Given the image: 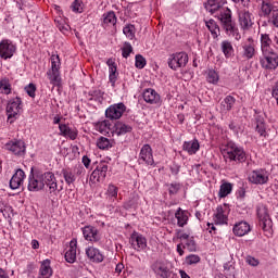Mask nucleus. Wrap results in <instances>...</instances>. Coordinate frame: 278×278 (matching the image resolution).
Here are the masks:
<instances>
[{"label": "nucleus", "mask_w": 278, "mask_h": 278, "mask_svg": "<svg viewBox=\"0 0 278 278\" xmlns=\"http://www.w3.org/2000/svg\"><path fill=\"white\" fill-rule=\"evenodd\" d=\"M61 174L63 175L64 180L67 184V186H71V184H75V180L77 178L75 177V174L73 173V170L71 168H63L61 170Z\"/></svg>", "instance_id": "f704fd0d"}, {"label": "nucleus", "mask_w": 278, "mask_h": 278, "mask_svg": "<svg viewBox=\"0 0 278 278\" xmlns=\"http://www.w3.org/2000/svg\"><path fill=\"white\" fill-rule=\"evenodd\" d=\"M0 92L2 94H11L12 85L10 84V79L8 77H4L0 80Z\"/></svg>", "instance_id": "c9c22d12"}, {"label": "nucleus", "mask_w": 278, "mask_h": 278, "mask_svg": "<svg viewBox=\"0 0 278 278\" xmlns=\"http://www.w3.org/2000/svg\"><path fill=\"white\" fill-rule=\"evenodd\" d=\"M25 92L28 94V97H31V99H34L36 97V85L30 83L28 86L25 87Z\"/></svg>", "instance_id": "5fc2aeb1"}, {"label": "nucleus", "mask_w": 278, "mask_h": 278, "mask_svg": "<svg viewBox=\"0 0 278 278\" xmlns=\"http://www.w3.org/2000/svg\"><path fill=\"white\" fill-rule=\"evenodd\" d=\"M248 179L255 186H264V184H268V172L264 168L254 169L249 174Z\"/></svg>", "instance_id": "6e6552de"}, {"label": "nucleus", "mask_w": 278, "mask_h": 278, "mask_svg": "<svg viewBox=\"0 0 278 278\" xmlns=\"http://www.w3.org/2000/svg\"><path fill=\"white\" fill-rule=\"evenodd\" d=\"M256 131L260 134V136H265L266 124H256Z\"/></svg>", "instance_id": "052dcab7"}, {"label": "nucleus", "mask_w": 278, "mask_h": 278, "mask_svg": "<svg viewBox=\"0 0 278 278\" xmlns=\"http://www.w3.org/2000/svg\"><path fill=\"white\" fill-rule=\"evenodd\" d=\"M97 129L100 134H105L110 129V121H102L97 124Z\"/></svg>", "instance_id": "8fccbe9b"}, {"label": "nucleus", "mask_w": 278, "mask_h": 278, "mask_svg": "<svg viewBox=\"0 0 278 278\" xmlns=\"http://www.w3.org/2000/svg\"><path fill=\"white\" fill-rule=\"evenodd\" d=\"M186 247L188 249V251H195L197 250V243L190 239L187 243Z\"/></svg>", "instance_id": "680f3d73"}, {"label": "nucleus", "mask_w": 278, "mask_h": 278, "mask_svg": "<svg viewBox=\"0 0 278 278\" xmlns=\"http://www.w3.org/2000/svg\"><path fill=\"white\" fill-rule=\"evenodd\" d=\"M135 60L136 68H144V66H147V59H144V56L141 54H137Z\"/></svg>", "instance_id": "de8ad7c7"}, {"label": "nucleus", "mask_w": 278, "mask_h": 278, "mask_svg": "<svg viewBox=\"0 0 278 278\" xmlns=\"http://www.w3.org/2000/svg\"><path fill=\"white\" fill-rule=\"evenodd\" d=\"M270 45H273V40L270 39V35L262 34L261 35V49L263 53H267L268 51H273L270 49Z\"/></svg>", "instance_id": "7c9ffc66"}, {"label": "nucleus", "mask_w": 278, "mask_h": 278, "mask_svg": "<svg viewBox=\"0 0 278 278\" xmlns=\"http://www.w3.org/2000/svg\"><path fill=\"white\" fill-rule=\"evenodd\" d=\"M76 175H86V169L84 168V166L78 165L76 167Z\"/></svg>", "instance_id": "69168bd1"}, {"label": "nucleus", "mask_w": 278, "mask_h": 278, "mask_svg": "<svg viewBox=\"0 0 278 278\" xmlns=\"http://www.w3.org/2000/svg\"><path fill=\"white\" fill-rule=\"evenodd\" d=\"M97 147L99 149H101L102 151H105V149H110V147H112V143L110 142V139H108L105 137H100L97 140Z\"/></svg>", "instance_id": "79ce46f5"}, {"label": "nucleus", "mask_w": 278, "mask_h": 278, "mask_svg": "<svg viewBox=\"0 0 278 278\" xmlns=\"http://www.w3.org/2000/svg\"><path fill=\"white\" fill-rule=\"evenodd\" d=\"M186 262L189 266H192V264H199V262H201V257L197 254H191L187 256Z\"/></svg>", "instance_id": "864d4df0"}, {"label": "nucleus", "mask_w": 278, "mask_h": 278, "mask_svg": "<svg viewBox=\"0 0 278 278\" xmlns=\"http://www.w3.org/2000/svg\"><path fill=\"white\" fill-rule=\"evenodd\" d=\"M239 24L241 29H251L253 27V13L247 9L239 11Z\"/></svg>", "instance_id": "ddd939ff"}, {"label": "nucleus", "mask_w": 278, "mask_h": 278, "mask_svg": "<svg viewBox=\"0 0 278 278\" xmlns=\"http://www.w3.org/2000/svg\"><path fill=\"white\" fill-rule=\"evenodd\" d=\"M125 110H127L125 104L123 102H119L108 108L105 111V116L111 121H118V118H121V116H123V114L125 113Z\"/></svg>", "instance_id": "9d476101"}, {"label": "nucleus", "mask_w": 278, "mask_h": 278, "mask_svg": "<svg viewBox=\"0 0 278 278\" xmlns=\"http://www.w3.org/2000/svg\"><path fill=\"white\" fill-rule=\"evenodd\" d=\"M59 29L60 31H62V34H68V29H71V27L68 25H59Z\"/></svg>", "instance_id": "0e129e2a"}, {"label": "nucleus", "mask_w": 278, "mask_h": 278, "mask_svg": "<svg viewBox=\"0 0 278 278\" xmlns=\"http://www.w3.org/2000/svg\"><path fill=\"white\" fill-rule=\"evenodd\" d=\"M131 51H134V47H131V43L125 42L123 49H122V55L123 58H129Z\"/></svg>", "instance_id": "603ef678"}, {"label": "nucleus", "mask_w": 278, "mask_h": 278, "mask_svg": "<svg viewBox=\"0 0 278 278\" xmlns=\"http://www.w3.org/2000/svg\"><path fill=\"white\" fill-rule=\"evenodd\" d=\"M105 177H108V163L101 162L90 175L89 181L99 184L104 181Z\"/></svg>", "instance_id": "1a4fd4ad"}, {"label": "nucleus", "mask_w": 278, "mask_h": 278, "mask_svg": "<svg viewBox=\"0 0 278 278\" xmlns=\"http://www.w3.org/2000/svg\"><path fill=\"white\" fill-rule=\"evenodd\" d=\"M273 4L268 3V2H264L261 5V14L263 16H270V13H273Z\"/></svg>", "instance_id": "37998d69"}, {"label": "nucleus", "mask_w": 278, "mask_h": 278, "mask_svg": "<svg viewBox=\"0 0 278 278\" xmlns=\"http://www.w3.org/2000/svg\"><path fill=\"white\" fill-rule=\"evenodd\" d=\"M264 58L261 59V66L267 71H275L278 66V54L270 50L268 52H263Z\"/></svg>", "instance_id": "423d86ee"}, {"label": "nucleus", "mask_w": 278, "mask_h": 278, "mask_svg": "<svg viewBox=\"0 0 278 278\" xmlns=\"http://www.w3.org/2000/svg\"><path fill=\"white\" fill-rule=\"evenodd\" d=\"M206 81H208V84H218V73L214 70H208Z\"/></svg>", "instance_id": "c03bdc74"}, {"label": "nucleus", "mask_w": 278, "mask_h": 278, "mask_svg": "<svg viewBox=\"0 0 278 278\" xmlns=\"http://www.w3.org/2000/svg\"><path fill=\"white\" fill-rule=\"evenodd\" d=\"M200 147L201 146L199 144V140L194 139L192 141H185L182 149L184 151H187L189 155H194V153L199 151Z\"/></svg>", "instance_id": "bb28decb"}, {"label": "nucleus", "mask_w": 278, "mask_h": 278, "mask_svg": "<svg viewBox=\"0 0 278 278\" xmlns=\"http://www.w3.org/2000/svg\"><path fill=\"white\" fill-rule=\"evenodd\" d=\"M134 25H127L124 27L123 33L125 34V36H127V38H134Z\"/></svg>", "instance_id": "6e6d98bb"}, {"label": "nucleus", "mask_w": 278, "mask_h": 278, "mask_svg": "<svg viewBox=\"0 0 278 278\" xmlns=\"http://www.w3.org/2000/svg\"><path fill=\"white\" fill-rule=\"evenodd\" d=\"M90 157H88V155H84L83 156V164L85 166V168H90Z\"/></svg>", "instance_id": "e2e57ef3"}, {"label": "nucleus", "mask_w": 278, "mask_h": 278, "mask_svg": "<svg viewBox=\"0 0 278 278\" xmlns=\"http://www.w3.org/2000/svg\"><path fill=\"white\" fill-rule=\"evenodd\" d=\"M233 105H236V98L227 96L220 103V110L222 112H229Z\"/></svg>", "instance_id": "2f4dec72"}, {"label": "nucleus", "mask_w": 278, "mask_h": 278, "mask_svg": "<svg viewBox=\"0 0 278 278\" xmlns=\"http://www.w3.org/2000/svg\"><path fill=\"white\" fill-rule=\"evenodd\" d=\"M181 190V185L179 184H170L168 192L169 194H177Z\"/></svg>", "instance_id": "4d7b16f0"}, {"label": "nucleus", "mask_w": 278, "mask_h": 278, "mask_svg": "<svg viewBox=\"0 0 278 278\" xmlns=\"http://www.w3.org/2000/svg\"><path fill=\"white\" fill-rule=\"evenodd\" d=\"M268 23L270 25H274V27H278V9L273 10V12L269 16Z\"/></svg>", "instance_id": "3c124183"}, {"label": "nucleus", "mask_w": 278, "mask_h": 278, "mask_svg": "<svg viewBox=\"0 0 278 278\" xmlns=\"http://www.w3.org/2000/svg\"><path fill=\"white\" fill-rule=\"evenodd\" d=\"M39 273V278H51V275H53V269H51V261L45 260L41 263Z\"/></svg>", "instance_id": "a878e982"}, {"label": "nucleus", "mask_w": 278, "mask_h": 278, "mask_svg": "<svg viewBox=\"0 0 278 278\" xmlns=\"http://www.w3.org/2000/svg\"><path fill=\"white\" fill-rule=\"evenodd\" d=\"M152 270L155 273V275H159V277H162V278L170 277V270L168 269V267H166L162 263H154L152 265Z\"/></svg>", "instance_id": "393cba45"}, {"label": "nucleus", "mask_w": 278, "mask_h": 278, "mask_svg": "<svg viewBox=\"0 0 278 278\" xmlns=\"http://www.w3.org/2000/svg\"><path fill=\"white\" fill-rule=\"evenodd\" d=\"M90 97H93V99H102L103 98V91L101 89H93L89 91Z\"/></svg>", "instance_id": "13d9d810"}, {"label": "nucleus", "mask_w": 278, "mask_h": 278, "mask_svg": "<svg viewBox=\"0 0 278 278\" xmlns=\"http://www.w3.org/2000/svg\"><path fill=\"white\" fill-rule=\"evenodd\" d=\"M21 110H23V100L21 99V97H15L9 100L7 104V116L8 123H10V125H12V123H14V121L18 118Z\"/></svg>", "instance_id": "39448f33"}, {"label": "nucleus", "mask_w": 278, "mask_h": 278, "mask_svg": "<svg viewBox=\"0 0 278 278\" xmlns=\"http://www.w3.org/2000/svg\"><path fill=\"white\" fill-rule=\"evenodd\" d=\"M175 218L177 219L178 227H186L188 225V215L181 207L176 211Z\"/></svg>", "instance_id": "473e14b6"}, {"label": "nucleus", "mask_w": 278, "mask_h": 278, "mask_svg": "<svg viewBox=\"0 0 278 278\" xmlns=\"http://www.w3.org/2000/svg\"><path fill=\"white\" fill-rule=\"evenodd\" d=\"M83 236L85 240H89V242H99L101 240L99 230L92 226H86L83 229Z\"/></svg>", "instance_id": "a211bd4d"}, {"label": "nucleus", "mask_w": 278, "mask_h": 278, "mask_svg": "<svg viewBox=\"0 0 278 278\" xmlns=\"http://www.w3.org/2000/svg\"><path fill=\"white\" fill-rule=\"evenodd\" d=\"M207 29L211 31L213 38H218L220 36V26L214 20H208L205 22Z\"/></svg>", "instance_id": "c756f323"}, {"label": "nucleus", "mask_w": 278, "mask_h": 278, "mask_svg": "<svg viewBox=\"0 0 278 278\" xmlns=\"http://www.w3.org/2000/svg\"><path fill=\"white\" fill-rule=\"evenodd\" d=\"M45 186H48L50 192H62L64 188L58 186L55 174L51 172L46 173H31L28 177V190L29 192H40L45 190Z\"/></svg>", "instance_id": "f257e3e1"}, {"label": "nucleus", "mask_w": 278, "mask_h": 278, "mask_svg": "<svg viewBox=\"0 0 278 278\" xmlns=\"http://www.w3.org/2000/svg\"><path fill=\"white\" fill-rule=\"evenodd\" d=\"M218 20L220 21L222 28L226 31L228 36H232L236 40H240L242 36L238 31V26L233 22L231 17V10L227 8L224 12H220L218 15Z\"/></svg>", "instance_id": "7ed1b4c3"}, {"label": "nucleus", "mask_w": 278, "mask_h": 278, "mask_svg": "<svg viewBox=\"0 0 278 278\" xmlns=\"http://www.w3.org/2000/svg\"><path fill=\"white\" fill-rule=\"evenodd\" d=\"M231 190H233V186L230 182L222 184L218 192L219 199H225V197L231 194Z\"/></svg>", "instance_id": "e433bc0d"}, {"label": "nucleus", "mask_w": 278, "mask_h": 278, "mask_svg": "<svg viewBox=\"0 0 278 278\" xmlns=\"http://www.w3.org/2000/svg\"><path fill=\"white\" fill-rule=\"evenodd\" d=\"M106 194L108 197H110V199H116V197H118V187L114 185H109Z\"/></svg>", "instance_id": "09e8293b"}, {"label": "nucleus", "mask_w": 278, "mask_h": 278, "mask_svg": "<svg viewBox=\"0 0 278 278\" xmlns=\"http://www.w3.org/2000/svg\"><path fill=\"white\" fill-rule=\"evenodd\" d=\"M0 278H10V276L3 268H0Z\"/></svg>", "instance_id": "774afa93"}, {"label": "nucleus", "mask_w": 278, "mask_h": 278, "mask_svg": "<svg viewBox=\"0 0 278 278\" xmlns=\"http://www.w3.org/2000/svg\"><path fill=\"white\" fill-rule=\"evenodd\" d=\"M60 55L52 54L51 55V70L50 71H60Z\"/></svg>", "instance_id": "49530a36"}, {"label": "nucleus", "mask_w": 278, "mask_h": 278, "mask_svg": "<svg viewBox=\"0 0 278 278\" xmlns=\"http://www.w3.org/2000/svg\"><path fill=\"white\" fill-rule=\"evenodd\" d=\"M256 212L260 227L262 228L264 236H266V238H273V219H270L268 208L264 206V204H261L257 206Z\"/></svg>", "instance_id": "20e7f679"}, {"label": "nucleus", "mask_w": 278, "mask_h": 278, "mask_svg": "<svg viewBox=\"0 0 278 278\" xmlns=\"http://www.w3.org/2000/svg\"><path fill=\"white\" fill-rule=\"evenodd\" d=\"M5 147L8 151H11L14 155H18L20 157L25 155L26 147L23 140L10 141Z\"/></svg>", "instance_id": "2eb2a0df"}, {"label": "nucleus", "mask_w": 278, "mask_h": 278, "mask_svg": "<svg viewBox=\"0 0 278 278\" xmlns=\"http://www.w3.org/2000/svg\"><path fill=\"white\" fill-rule=\"evenodd\" d=\"M220 47L225 58H231V55H233V46L229 40L222 41Z\"/></svg>", "instance_id": "4c0bfd02"}, {"label": "nucleus", "mask_w": 278, "mask_h": 278, "mask_svg": "<svg viewBox=\"0 0 278 278\" xmlns=\"http://www.w3.org/2000/svg\"><path fill=\"white\" fill-rule=\"evenodd\" d=\"M138 195L134 194L132 197L129 198L128 201L124 203L125 210H136V207H138Z\"/></svg>", "instance_id": "a19ab883"}, {"label": "nucleus", "mask_w": 278, "mask_h": 278, "mask_svg": "<svg viewBox=\"0 0 278 278\" xmlns=\"http://www.w3.org/2000/svg\"><path fill=\"white\" fill-rule=\"evenodd\" d=\"M139 162H144L147 166H155V160H153V149L149 143L142 146L139 153Z\"/></svg>", "instance_id": "f8f14e48"}, {"label": "nucleus", "mask_w": 278, "mask_h": 278, "mask_svg": "<svg viewBox=\"0 0 278 278\" xmlns=\"http://www.w3.org/2000/svg\"><path fill=\"white\" fill-rule=\"evenodd\" d=\"M86 255L90 260V262H94L96 264H101L103 262L104 256L103 253L97 248L90 247L86 250Z\"/></svg>", "instance_id": "6ab92c4d"}, {"label": "nucleus", "mask_w": 278, "mask_h": 278, "mask_svg": "<svg viewBox=\"0 0 278 278\" xmlns=\"http://www.w3.org/2000/svg\"><path fill=\"white\" fill-rule=\"evenodd\" d=\"M225 3H227V0H207V2L204 3V8L207 12L214 14V12H218Z\"/></svg>", "instance_id": "5701e85b"}, {"label": "nucleus", "mask_w": 278, "mask_h": 278, "mask_svg": "<svg viewBox=\"0 0 278 278\" xmlns=\"http://www.w3.org/2000/svg\"><path fill=\"white\" fill-rule=\"evenodd\" d=\"M188 64V54L186 52H179L170 54L168 58V66L172 71H177Z\"/></svg>", "instance_id": "0eeeda50"}, {"label": "nucleus", "mask_w": 278, "mask_h": 278, "mask_svg": "<svg viewBox=\"0 0 278 278\" xmlns=\"http://www.w3.org/2000/svg\"><path fill=\"white\" fill-rule=\"evenodd\" d=\"M30 244H31V249L40 248V242H38V240H36V239H33Z\"/></svg>", "instance_id": "338daca9"}, {"label": "nucleus", "mask_w": 278, "mask_h": 278, "mask_svg": "<svg viewBox=\"0 0 278 278\" xmlns=\"http://www.w3.org/2000/svg\"><path fill=\"white\" fill-rule=\"evenodd\" d=\"M24 180H25V172L23 169H16V172L10 179L11 190H18V187L23 186Z\"/></svg>", "instance_id": "f3484780"}, {"label": "nucleus", "mask_w": 278, "mask_h": 278, "mask_svg": "<svg viewBox=\"0 0 278 278\" xmlns=\"http://www.w3.org/2000/svg\"><path fill=\"white\" fill-rule=\"evenodd\" d=\"M71 8L76 14H81L84 12V2L81 0H74Z\"/></svg>", "instance_id": "a18cd8bd"}, {"label": "nucleus", "mask_w": 278, "mask_h": 278, "mask_svg": "<svg viewBox=\"0 0 278 278\" xmlns=\"http://www.w3.org/2000/svg\"><path fill=\"white\" fill-rule=\"evenodd\" d=\"M106 64L109 66V79L112 84V87L114 88V86L116 85V80L118 79V72H117V67H116V62H114L112 59H109L106 61Z\"/></svg>", "instance_id": "b1692460"}, {"label": "nucleus", "mask_w": 278, "mask_h": 278, "mask_svg": "<svg viewBox=\"0 0 278 278\" xmlns=\"http://www.w3.org/2000/svg\"><path fill=\"white\" fill-rule=\"evenodd\" d=\"M114 127L117 136H125V134H131V131H134V128L130 125L123 122H116Z\"/></svg>", "instance_id": "cd10ccee"}, {"label": "nucleus", "mask_w": 278, "mask_h": 278, "mask_svg": "<svg viewBox=\"0 0 278 278\" xmlns=\"http://www.w3.org/2000/svg\"><path fill=\"white\" fill-rule=\"evenodd\" d=\"M245 262L249 266H260V261L253 256H247Z\"/></svg>", "instance_id": "bf43d9fd"}, {"label": "nucleus", "mask_w": 278, "mask_h": 278, "mask_svg": "<svg viewBox=\"0 0 278 278\" xmlns=\"http://www.w3.org/2000/svg\"><path fill=\"white\" fill-rule=\"evenodd\" d=\"M76 260H77V241L72 240L70 242V248L65 253V261L68 262V264H75Z\"/></svg>", "instance_id": "412c9836"}, {"label": "nucleus", "mask_w": 278, "mask_h": 278, "mask_svg": "<svg viewBox=\"0 0 278 278\" xmlns=\"http://www.w3.org/2000/svg\"><path fill=\"white\" fill-rule=\"evenodd\" d=\"M232 231L235 236L242 238V236H247L251 231V225L247 222H240L233 226Z\"/></svg>", "instance_id": "4be33fe9"}, {"label": "nucleus", "mask_w": 278, "mask_h": 278, "mask_svg": "<svg viewBox=\"0 0 278 278\" xmlns=\"http://www.w3.org/2000/svg\"><path fill=\"white\" fill-rule=\"evenodd\" d=\"M14 53H16V46H14L12 41L3 39L0 42V58H2V60H10Z\"/></svg>", "instance_id": "9b49d317"}, {"label": "nucleus", "mask_w": 278, "mask_h": 278, "mask_svg": "<svg viewBox=\"0 0 278 278\" xmlns=\"http://www.w3.org/2000/svg\"><path fill=\"white\" fill-rule=\"evenodd\" d=\"M61 136H68L70 140H77V130L71 129L66 124L59 125Z\"/></svg>", "instance_id": "c85d7f7f"}, {"label": "nucleus", "mask_w": 278, "mask_h": 278, "mask_svg": "<svg viewBox=\"0 0 278 278\" xmlns=\"http://www.w3.org/2000/svg\"><path fill=\"white\" fill-rule=\"evenodd\" d=\"M48 78L50 79V84H52V86H60V71H48L47 72Z\"/></svg>", "instance_id": "58836bf2"}, {"label": "nucleus", "mask_w": 278, "mask_h": 278, "mask_svg": "<svg viewBox=\"0 0 278 278\" xmlns=\"http://www.w3.org/2000/svg\"><path fill=\"white\" fill-rule=\"evenodd\" d=\"M104 25H116V13L110 11L103 14Z\"/></svg>", "instance_id": "ea45409f"}, {"label": "nucleus", "mask_w": 278, "mask_h": 278, "mask_svg": "<svg viewBox=\"0 0 278 278\" xmlns=\"http://www.w3.org/2000/svg\"><path fill=\"white\" fill-rule=\"evenodd\" d=\"M215 224L227 225V215H225V210H223V206H217L216 208Z\"/></svg>", "instance_id": "72a5a7b5"}, {"label": "nucleus", "mask_w": 278, "mask_h": 278, "mask_svg": "<svg viewBox=\"0 0 278 278\" xmlns=\"http://www.w3.org/2000/svg\"><path fill=\"white\" fill-rule=\"evenodd\" d=\"M243 58L245 60H253V56L255 55V41H253V38H249L248 42L243 43Z\"/></svg>", "instance_id": "aec40b11"}, {"label": "nucleus", "mask_w": 278, "mask_h": 278, "mask_svg": "<svg viewBox=\"0 0 278 278\" xmlns=\"http://www.w3.org/2000/svg\"><path fill=\"white\" fill-rule=\"evenodd\" d=\"M143 100L150 105H162V98L160 93L152 88L146 89L142 93Z\"/></svg>", "instance_id": "4468645a"}, {"label": "nucleus", "mask_w": 278, "mask_h": 278, "mask_svg": "<svg viewBox=\"0 0 278 278\" xmlns=\"http://www.w3.org/2000/svg\"><path fill=\"white\" fill-rule=\"evenodd\" d=\"M222 153L226 162H236L237 164L247 162V152L233 142H228Z\"/></svg>", "instance_id": "f03ea898"}, {"label": "nucleus", "mask_w": 278, "mask_h": 278, "mask_svg": "<svg viewBox=\"0 0 278 278\" xmlns=\"http://www.w3.org/2000/svg\"><path fill=\"white\" fill-rule=\"evenodd\" d=\"M130 244L135 251H144L147 249V238L138 232H134L130 236Z\"/></svg>", "instance_id": "dca6fc26"}]
</instances>
